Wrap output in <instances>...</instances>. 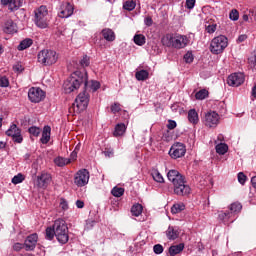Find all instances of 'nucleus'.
I'll return each mask as SVG.
<instances>
[{
  "label": "nucleus",
  "mask_w": 256,
  "mask_h": 256,
  "mask_svg": "<svg viewBox=\"0 0 256 256\" xmlns=\"http://www.w3.org/2000/svg\"><path fill=\"white\" fill-rule=\"evenodd\" d=\"M168 180L173 184L174 195L178 197H187L191 195V187L187 184L185 176L177 170H169L167 173Z\"/></svg>",
  "instance_id": "nucleus-1"
},
{
  "label": "nucleus",
  "mask_w": 256,
  "mask_h": 256,
  "mask_svg": "<svg viewBox=\"0 0 256 256\" xmlns=\"http://www.w3.org/2000/svg\"><path fill=\"white\" fill-rule=\"evenodd\" d=\"M87 72L76 71L72 74V77H69L64 82V91L65 93H73V91H77L79 87H81L82 83H84V87L89 85Z\"/></svg>",
  "instance_id": "nucleus-2"
},
{
  "label": "nucleus",
  "mask_w": 256,
  "mask_h": 256,
  "mask_svg": "<svg viewBox=\"0 0 256 256\" xmlns=\"http://www.w3.org/2000/svg\"><path fill=\"white\" fill-rule=\"evenodd\" d=\"M54 229L56 231V239L61 245H65L69 241V227L63 219L55 220Z\"/></svg>",
  "instance_id": "nucleus-3"
},
{
  "label": "nucleus",
  "mask_w": 256,
  "mask_h": 256,
  "mask_svg": "<svg viewBox=\"0 0 256 256\" xmlns=\"http://www.w3.org/2000/svg\"><path fill=\"white\" fill-rule=\"evenodd\" d=\"M229 45V39L225 35H219L214 37L210 43V51L213 55H221L227 49Z\"/></svg>",
  "instance_id": "nucleus-4"
},
{
  "label": "nucleus",
  "mask_w": 256,
  "mask_h": 256,
  "mask_svg": "<svg viewBox=\"0 0 256 256\" xmlns=\"http://www.w3.org/2000/svg\"><path fill=\"white\" fill-rule=\"evenodd\" d=\"M57 59L59 57L57 56V52L54 50H41L38 53V63H41V65H44L45 67L49 65H54V63H57Z\"/></svg>",
  "instance_id": "nucleus-5"
},
{
  "label": "nucleus",
  "mask_w": 256,
  "mask_h": 256,
  "mask_svg": "<svg viewBox=\"0 0 256 256\" xmlns=\"http://www.w3.org/2000/svg\"><path fill=\"white\" fill-rule=\"evenodd\" d=\"M47 15L49 12L47 11V6H40L35 11V25H37L40 29H47Z\"/></svg>",
  "instance_id": "nucleus-6"
},
{
  "label": "nucleus",
  "mask_w": 256,
  "mask_h": 256,
  "mask_svg": "<svg viewBox=\"0 0 256 256\" xmlns=\"http://www.w3.org/2000/svg\"><path fill=\"white\" fill-rule=\"evenodd\" d=\"M74 107H77L78 111H85L89 106V92H87V86H84V90L78 94L75 99Z\"/></svg>",
  "instance_id": "nucleus-7"
},
{
  "label": "nucleus",
  "mask_w": 256,
  "mask_h": 256,
  "mask_svg": "<svg viewBox=\"0 0 256 256\" xmlns=\"http://www.w3.org/2000/svg\"><path fill=\"white\" fill-rule=\"evenodd\" d=\"M186 153L187 148L181 142H175L169 150V155L172 159H181V157H185Z\"/></svg>",
  "instance_id": "nucleus-8"
},
{
  "label": "nucleus",
  "mask_w": 256,
  "mask_h": 256,
  "mask_svg": "<svg viewBox=\"0 0 256 256\" xmlns=\"http://www.w3.org/2000/svg\"><path fill=\"white\" fill-rule=\"evenodd\" d=\"M45 91L39 87H31L28 91V98L31 103H41L45 99Z\"/></svg>",
  "instance_id": "nucleus-9"
},
{
  "label": "nucleus",
  "mask_w": 256,
  "mask_h": 256,
  "mask_svg": "<svg viewBox=\"0 0 256 256\" xmlns=\"http://www.w3.org/2000/svg\"><path fill=\"white\" fill-rule=\"evenodd\" d=\"M74 183L77 187H85L89 183V170H79L74 177Z\"/></svg>",
  "instance_id": "nucleus-10"
},
{
  "label": "nucleus",
  "mask_w": 256,
  "mask_h": 256,
  "mask_svg": "<svg viewBox=\"0 0 256 256\" xmlns=\"http://www.w3.org/2000/svg\"><path fill=\"white\" fill-rule=\"evenodd\" d=\"M8 137H12L14 143H23V135H21V130L17 124L10 125L9 129L6 131Z\"/></svg>",
  "instance_id": "nucleus-11"
},
{
  "label": "nucleus",
  "mask_w": 256,
  "mask_h": 256,
  "mask_svg": "<svg viewBox=\"0 0 256 256\" xmlns=\"http://www.w3.org/2000/svg\"><path fill=\"white\" fill-rule=\"evenodd\" d=\"M204 125L209 128L219 125V114L215 111H210L205 114Z\"/></svg>",
  "instance_id": "nucleus-12"
},
{
  "label": "nucleus",
  "mask_w": 256,
  "mask_h": 256,
  "mask_svg": "<svg viewBox=\"0 0 256 256\" xmlns=\"http://www.w3.org/2000/svg\"><path fill=\"white\" fill-rule=\"evenodd\" d=\"M245 83V75L243 73L231 74L227 79V84L230 87H239Z\"/></svg>",
  "instance_id": "nucleus-13"
},
{
  "label": "nucleus",
  "mask_w": 256,
  "mask_h": 256,
  "mask_svg": "<svg viewBox=\"0 0 256 256\" xmlns=\"http://www.w3.org/2000/svg\"><path fill=\"white\" fill-rule=\"evenodd\" d=\"M37 241H39V235H37V233H33L27 236L24 242L25 250L34 251L37 247Z\"/></svg>",
  "instance_id": "nucleus-14"
},
{
  "label": "nucleus",
  "mask_w": 256,
  "mask_h": 256,
  "mask_svg": "<svg viewBox=\"0 0 256 256\" xmlns=\"http://www.w3.org/2000/svg\"><path fill=\"white\" fill-rule=\"evenodd\" d=\"M51 181V174L43 172L40 176L37 177V187H39L40 189H47Z\"/></svg>",
  "instance_id": "nucleus-15"
},
{
  "label": "nucleus",
  "mask_w": 256,
  "mask_h": 256,
  "mask_svg": "<svg viewBox=\"0 0 256 256\" xmlns=\"http://www.w3.org/2000/svg\"><path fill=\"white\" fill-rule=\"evenodd\" d=\"M73 11V5H71V3L69 2H66L60 7L59 17H61L62 19H67L71 17V15H73Z\"/></svg>",
  "instance_id": "nucleus-16"
},
{
  "label": "nucleus",
  "mask_w": 256,
  "mask_h": 256,
  "mask_svg": "<svg viewBox=\"0 0 256 256\" xmlns=\"http://www.w3.org/2000/svg\"><path fill=\"white\" fill-rule=\"evenodd\" d=\"M187 43H189L187 36H183V35L174 36V41H173L174 49H183L187 47Z\"/></svg>",
  "instance_id": "nucleus-17"
},
{
  "label": "nucleus",
  "mask_w": 256,
  "mask_h": 256,
  "mask_svg": "<svg viewBox=\"0 0 256 256\" xmlns=\"http://www.w3.org/2000/svg\"><path fill=\"white\" fill-rule=\"evenodd\" d=\"M3 31L8 35H13V33H17V24H15L13 20L6 21L4 24Z\"/></svg>",
  "instance_id": "nucleus-18"
},
{
  "label": "nucleus",
  "mask_w": 256,
  "mask_h": 256,
  "mask_svg": "<svg viewBox=\"0 0 256 256\" xmlns=\"http://www.w3.org/2000/svg\"><path fill=\"white\" fill-rule=\"evenodd\" d=\"M40 141L43 145H47L51 141V126H44Z\"/></svg>",
  "instance_id": "nucleus-19"
},
{
  "label": "nucleus",
  "mask_w": 256,
  "mask_h": 256,
  "mask_svg": "<svg viewBox=\"0 0 256 256\" xmlns=\"http://www.w3.org/2000/svg\"><path fill=\"white\" fill-rule=\"evenodd\" d=\"M127 131V125L125 123H118L114 128V137H123Z\"/></svg>",
  "instance_id": "nucleus-20"
},
{
  "label": "nucleus",
  "mask_w": 256,
  "mask_h": 256,
  "mask_svg": "<svg viewBox=\"0 0 256 256\" xmlns=\"http://www.w3.org/2000/svg\"><path fill=\"white\" fill-rule=\"evenodd\" d=\"M166 237L170 241H175V239L179 238V230L175 229L173 226H169L166 231Z\"/></svg>",
  "instance_id": "nucleus-21"
},
{
  "label": "nucleus",
  "mask_w": 256,
  "mask_h": 256,
  "mask_svg": "<svg viewBox=\"0 0 256 256\" xmlns=\"http://www.w3.org/2000/svg\"><path fill=\"white\" fill-rule=\"evenodd\" d=\"M184 249H185L184 243L172 245L169 247V255L171 256L179 255V253H181Z\"/></svg>",
  "instance_id": "nucleus-22"
},
{
  "label": "nucleus",
  "mask_w": 256,
  "mask_h": 256,
  "mask_svg": "<svg viewBox=\"0 0 256 256\" xmlns=\"http://www.w3.org/2000/svg\"><path fill=\"white\" fill-rule=\"evenodd\" d=\"M188 121L192 123V125H197L199 123V114L197 110L191 109L188 111Z\"/></svg>",
  "instance_id": "nucleus-23"
},
{
  "label": "nucleus",
  "mask_w": 256,
  "mask_h": 256,
  "mask_svg": "<svg viewBox=\"0 0 256 256\" xmlns=\"http://www.w3.org/2000/svg\"><path fill=\"white\" fill-rule=\"evenodd\" d=\"M101 33L106 41L113 42L115 40V32L110 28L103 29Z\"/></svg>",
  "instance_id": "nucleus-24"
},
{
  "label": "nucleus",
  "mask_w": 256,
  "mask_h": 256,
  "mask_svg": "<svg viewBox=\"0 0 256 256\" xmlns=\"http://www.w3.org/2000/svg\"><path fill=\"white\" fill-rule=\"evenodd\" d=\"M33 45V39L26 38L20 42L17 46L18 51H25V49H29Z\"/></svg>",
  "instance_id": "nucleus-25"
},
{
  "label": "nucleus",
  "mask_w": 256,
  "mask_h": 256,
  "mask_svg": "<svg viewBox=\"0 0 256 256\" xmlns=\"http://www.w3.org/2000/svg\"><path fill=\"white\" fill-rule=\"evenodd\" d=\"M54 163L57 167H65V165H69V163H71V159L58 156L54 159Z\"/></svg>",
  "instance_id": "nucleus-26"
},
{
  "label": "nucleus",
  "mask_w": 256,
  "mask_h": 256,
  "mask_svg": "<svg viewBox=\"0 0 256 256\" xmlns=\"http://www.w3.org/2000/svg\"><path fill=\"white\" fill-rule=\"evenodd\" d=\"M135 78L137 81H147L149 79V71L147 70H140L135 73Z\"/></svg>",
  "instance_id": "nucleus-27"
},
{
  "label": "nucleus",
  "mask_w": 256,
  "mask_h": 256,
  "mask_svg": "<svg viewBox=\"0 0 256 256\" xmlns=\"http://www.w3.org/2000/svg\"><path fill=\"white\" fill-rule=\"evenodd\" d=\"M8 7L10 11H17L20 7H23V0H10Z\"/></svg>",
  "instance_id": "nucleus-28"
},
{
  "label": "nucleus",
  "mask_w": 256,
  "mask_h": 256,
  "mask_svg": "<svg viewBox=\"0 0 256 256\" xmlns=\"http://www.w3.org/2000/svg\"><path fill=\"white\" fill-rule=\"evenodd\" d=\"M54 237H56L55 224H53L52 227L46 228V235H45V238L48 239V241H53Z\"/></svg>",
  "instance_id": "nucleus-29"
},
{
  "label": "nucleus",
  "mask_w": 256,
  "mask_h": 256,
  "mask_svg": "<svg viewBox=\"0 0 256 256\" xmlns=\"http://www.w3.org/2000/svg\"><path fill=\"white\" fill-rule=\"evenodd\" d=\"M215 149H216V153H218V155H225V153H227V151H229V146H227V144H225V143H220V144L216 145Z\"/></svg>",
  "instance_id": "nucleus-30"
},
{
  "label": "nucleus",
  "mask_w": 256,
  "mask_h": 256,
  "mask_svg": "<svg viewBox=\"0 0 256 256\" xmlns=\"http://www.w3.org/2000/svg\"><path fill=\"white\" fill-rule=\"evenodd\" d=\"M173 41V34H167L164 38H162V43L165 47H173Z\"/></svg>",
  "instance_id": "nucleus-31"
},
{
  "label": "nucleus",
  "mask_w": 256,
  "mask_h": 256,
  "mask_svg": "<svg viewBox=\"0 0 256 256\" xmlns=\"http://www.w3.org/2000/svg\"><path fill=\"white\" fill-rule=\"evenodd\" d=\"M241 209H243V206L239 202H234L229 207V211L232 213V216L235 215V213H239Z\"/></svg>",
  "instance_id": "nucleus-32"
},
{
  "label": "nucleus",
  "mask_w": 256,
  "mask_h": 256,
  "mask_svg": "<svg viewBox=\"0 0 256 256\" xmlns=\"http://www.w3.org/2000/svg\"><path fill=\"white\" fill-rule=\"evenodd\" d=\"M131 213L134 217H139L143 213V206L141 204H135L131 208Z\"/></svg>",
  "instance_id": "nucleus-33"
},
{
  "label": "nucleus",
  "mask_w": 256,
  "mask_h": 256,
  "mask_svg": "<svg viewBox=\"0 0 256 256\" xmlns=\"http://www.w3.org/2000/svg\"><path fill=\"white\" fill-rule=\"evenodd\" d=\"M181 211H185L184 203H176L171 208V213H173V215H177V213H181Z\"/></svg>",
  "instance_id": "nucleus-34"
},
{
  "label": "nucleus",
  "mask_w": 256,
  "mask_h": 256,
  "mask_svg": "<svg viewBox=\"0 0 256 256\" xmlns=\"http://www.w3.org/2000/svg\"><path fill=\"white\" fill-rule=\"evenodd\" d=\"M209 97V91L207 89H201L195 94V98L199 101H203V99H207Z\"/></svg>",
  "instance_id": "nucleus-35"
},
{
  "label": "nucleus",
  "mask_w": 256,
  "mask_h": 256,
  "mask_svg": "<svg viewBox=\"0 0 256 256\" xmlns=\"http://www.w3.org/2000/svg\"><path fill=\"white\" fill-rule=\"evenodd\" d=\"M111 193L113 197H123V195L125 194V188L115 186L111 190Z\"/></svg>",
  "instance_id": "nucleus-36"
},
{
  "label": "nucleus",
  "mask_w": 256,
  "mask_h": 256,
  "mask_svg": "<svg viewBox=\"0 0 256 256\" xmlns=\"http://www.w3.org/2000/svg\"><path fill=\"white\" fill-rule=\"evenodd\" d=\"M145 36L143 34H136L134 36V43L136 45H139V47H143V44L145 43Z\"/></svg>",
  "instance_id": "nucleus-37"
},
{
  "label": "nucleus",
  "mask_w": 256,
  "mask_h": 256,
  "mask_svg": "<svg viewBox=\"0 0 256 256\" xmlns=\"http://www.w3.org/2000/svg\"><path fill=\"white\" fill-rule=\"evenodd\" d=\"M152 177L156 183H165V179L163 178V175L159 173V170H154L152 172Z\"/></svg>",
  "instance_id": "nucleus-38"
},
{
  "label": "nucleus",
  "mask_w": 256,
  "mask_h": 256,
  "mask_svg": "<svg viewBox=\"0 0 256 256\" xmlns=\"http://www.w3.org/2000/svg\"><path fill=\"white\" fill-rule=\"evenodd\" d=\"M248 65L251 67V69H255L256 71V50H254L251 56L248 58Z\"/></svg>",
  "instance_id": "nucleus-39"
},
{
  "label": "nucleus",
  "mask_w": 256,
  "mask_h": 256,
  "mask_svg": "<svg viewBox=\"0 0 256 256\" xmlns=\"http://www.w3.org/2000/svg\"><path fill=\"white\" fill-rule=\"evenodd\" d=\"M136 6L137 4L134 1L128 0L124 2L123 9H125L126 11H133V9H135Z\"/></svg>",
  "instance_id": "nucleus-40"
},
{
  "label": "nucleus",
  "mask_w": 256,
  "mask_h": 256,
  "mask_svg": "<svg viewBox=\"0 0 256 256\" xmlns=\"http://www.w3.org/2000/svg\"><path fill=\"white\" fill-rule=\"evenodd\" d=\"M28 132L30 133V135H32V137H39V135H41V128L37 126H32L28 129Z\"/></svg>",
  "instance_id": "nucleus-41"
},
{
  "label": "nucleus",
  "mask_w": 256,
  "mask_h": 256,
  "mask_svg": "<svg viewBox=\"0 0 256 256\" xmlns=\"http://www.w3.org/2000/svg\"><path fill=\"white\" fill-rule=\"evenodd\" d=\"M231 217H233V214L231 213L230 210L219 213V219H221V221H227L231 219Z\"/></svg>",
  "instance_id": "nucleus-42"
},
{
  "label": "nucleus",
  "mask_w": 256,
  "mask_h": 256,
  "mask_svg": "<svg viewBox=\"0 0 256 256\" xmlns=\"http://www.w3.org/2000/svg\"><path fill=\"white\" fill-rule=\"evenodd\" d=\"M23 181H25V176L21 173L12 178L13 185H19V183H23Z\"/></svg>",
  "instance_id": "nucleus-43"
},
{
  "label": "nucleus",
  "mask_w": 256,
  "mask_h": 256,
  "mask_svg": "<svg viewBox=\"0 0 256 256\" xmlns=\"http://www.w3.org/2000/svg\"><path fill=\"white\" fill-rule=\"evenodd\" d=\"M81 67H89L91 65V58L87 55H84L80 60Z\"/></svg>",
  "instance_id": "nucleus-44"
},
{
  "label": "nucleus",
  "mask_w": 256,
  "mask_h": 256,
  "mask_svg": "<svg viewBox=\"0 0 256 256\" xmlns=\"http://www.w3.org/2000/svg\"><path fill=\"white\" fill-rule=\"evenodd\" d=\"M229 17L231 21H239V11L237 9H232Z\"/></svg>",
  "instance_id": "nucleus-45"
},
{
  "label": "nucleus",
  "mask_w": 256,
  "mask_h": 256,
  "mask_svg": "<svg viewBox=\"0 0 256 256\" xmlns=\"http://www.w3.org/2000/svg\"><path fill=\"white\" fill-rule=\"evenodd\" d=\"M110 109H111V113L116 115V113H119V111H121V104H119L118 102H115L114 104L111 105Z\"/></svg>",
  "instance_id": "nucleus-46"
},
{
  "label": "nucleus",
  "mask_w": 256,
  "mask_h": 256,
  "mask_svg": "<svg viewBox=\"0 0 256 256\" xmlns=\"http://www.w3.org/2000/svg\"><path fill=\"white\" fill-rule=\"evenodd\" d=\"M153 251L156 255H161V253H163V251H164L163 245H161V244L154 245Z\"/></svg>",
  "instance_id": "nucleus-47"
},
{
  "label": "nucleus",
  "mask_w": 256,
  "mask_h": 256,
  "mask_svg": "<svg viewBox=\"0 0 256 256\" xmlns=\"http://www.w3.org/2000/svg\"><path fill=\"white\" fill-rule=\"evenodd\" d=\"M60 207L62 211H67L69 209V202L65 198L60 199Z\"/></svg>",
  "instance_id": "nucleus-48"
},
{
  "label": "nucleus",
  "mask_w": 256,
  "mask_h": 256,
  "mask_svg": "<svg viewBox=\"0 0 256 256\" xmlns=\"http://www.w3.org/2000/svg\"><path fill=\"white\" fill-rule=\"evenodd\" d=\"M100 88H101V83H99V81H95V80L91 81L90 89H92L93 93H95V91H97Z\"/></svg>",
  "instance_id": "nucleus-49"
},
{
  "label": "nucleus",
  "mask_w": 256,
  "mask_h": 256,
  "mask_svg": "<svg viewBox=\"0 0 256 256\" xmlns=\"http://www.w3.org/2000/svg\"><path fill=\"white\" fill-rule=\"evenodd\" d=\"M0 87H9V78L7 76L0 77Z\"/></svg>",
  "instance_id": "nucleus-50"
},
{
  "label": "nucleus",
  "mask_w": 256,
  "mask_h": 256,
  "mask_svg": "<svg viewBox=\"0 0 256 256\" xmlns=\"http://www.w3.org/2000/svg\"><path fill=\"white\" fill-rule=\"evenodd\" d=\"M206 32L209 33L210 35H212V33H215V31H217V24H211L206 26Z\"/></svg>",
  "instance_id": "nucleus-51"
},
{
  "label": "nucleus",
  "mask_w": 256,
  "mask_h": 256,
  "mask_svg": "<svg viewBox=\"0 0 256 256\" xmlns=\"http://www.w3.org/2000/svg\"><path fill=\"white\" fill-rule=\"evenodd\" d=\"M238 181L241 185H245V181H247V176L243 172H239Z\"/></svg>",
  "instance_id": "nucleus-52"
},
{
  "label": "nucleus",
  "mask_w": 256,
  "mask_h": 256,
  "mask_svg": "<svg viewBox=\"0 0 256 256\" xmlns=\"http://www.w3.org/2000/svg\"><path fill=\"white\" fill-rule=\"evenodd\" d=\"M193 53L191 52H187L185 55H184V61L185 63H193Z\"/></svg>",
  "instance_id": "nucleus-53"
},
{
  "label": "nucleus",
  "mask_w": 256,
  "mask_h": 256,
  "mask_svg": "<svg viewBox=\"0 0 256 256\" xmlns=\"http://www.w3.org/2000/svg\"><path fill=\"white\" fill-rule=\"evenodd\" d=\"M177 127V122L175 120H168L167 129H170V131H173Z\"/></svg>",
  "instance_id": "nucleus-54"
},
{
  "label": "nucleus",
  "mask_w": 256,
  "mask_h": 256,
  "mask_svg": "<svg viewBox=\"0 0 256 256\" xmlns=\"http://www.w3.org/2000/svg\"><path fill=\"white\" fill-rule=\"evenodd\" d=\"M144 23L146 27H151V25H153V18H151V16H147L144 19Z\"/></svg>",
  "instance_id": "nucleus-55"
},
{
  "label": "nucleus",
  "mask_w": 256,
  "mask_h": 256,
  "mask_svg": "<svg viewBox=\"0 0 256 256\" xmlns=\"http://www.w3.org/2000/svg\"><path fill=\"white\" fill-rule=\"evenodd\" d=\"M102 153L103 155H105V157L111 158L113 157L115 152L113 151V149H108V150H104Z\"/></svg>",
  "instance_id": "nucleus-56"
},
{
  "label": "nucleus",
  "mask_w": 256,
  "mask_h": 256,
  "mask_svg": "<svg viewBox=\"0 0 256 256\" xmlns=\"http://www.w3.org/2000/svg\"><path fill=\"white\" fill-rule=\"evenodd\" d=\"M186 9H193L195 7V0H186Z\"/></svg>",
  "instance_id": "nucleus-57"
},
{
  "label": "nucleus",
  "mask_w": 256,
  "mask_h": 256,
  "mask_svg": "<svg viewBox=\"0 0 256 256\" xmlns=\"http://www.w3.org/2000/svg\"><path fill=\"white\" fill-rule=\"evenodd\" d=\"M13 249H14V251H21V249H23V244H21V243H15V244L13 245Z\"/></svg>",
  "instance_id": "nucleus-58"
},
{
  "label": "nucleus",
  "mask_w": 256,
  "mask_h": 256,
  "mask_svg": "<svg viewBox=\"0 0 256 256\" xmlns=\"http://www.w3.org/2000/svg\"><path fill=\"white\" fill-rule=\"evenodd\" d=\"M76 207L78 209H83L85 207V202L81 201V200H77L76 201Z\"/></svg>",
  "instance_id": "nucleus-59"
},
{
  "label": "nucleus",
  "mask_w": 256,
  "mask_h": 256,
  "mask_svg": "<svg viewBox=\"0 0 256 256\" xmlns=\"http://www.w3.org/2000/svg\"><path fill=\"white\" fill-rule=\"evenodd\" d=\"M14 71H23V66L21 64H16L13 66Z\"/></svg>",
  "instance_id": "nucleus-60"
},
{
  "label": "nucleus",
  "mask_w": 256,
  "mask_h": 256,
  "mask_svg": "<svg viewBox=\"0 0 256 256\" xmlns=\"http://www.w3.org/2000/svg\"><path fill=\"white\" fill-rule=\"evenodd\" d=\"M246 39H247V35L242 34V35H240V36L238 37V42H239V43H243V41H246Z\"/></svg>",
  "instance_id": "nucleus-61"
},
{
  "label": "nucleus",
  "mask_w": 256,
  "mask_h": 256,
  "mask_svg": "<svg viewBox=\"0 0 256 256\" xmlns=\"http://www.w3.org/2000/svg\"><path fill=\"white\" fill-rule=\"evenodd\" d=\"M251 183H252V187H254V189H256V176H253L251 178Z\"/></svg>",
  "instance_id": "nucleus-62"
},
{
  "label": "nucleus",
  "mask_w": 256,
  "mask_h": 256,
  "mask_svg": "<svg viewBox=\"0 0 256 256\" xmlns=\"http://www.w3.org/2000/svg\"><path fill=\"white\" fill-rule=\"evenodd\" d=\"M72 161H75V159H77V152L73 151L70 155Z\"/></svg>",
  "instance_id": "nucleus-63"
},
{
  "label": "nucleus",
  "mask_w": 256,
  "mask_h": 256,
  "mask_svg": "<svg viewBox=\"0 0 256 256\" xmlns=\"http://www.w3.org/2000/svg\"><path fill=\"white\" fill-rule=\"evenodd\" d=\"M251 95L256 99V85L252 88Z\"/></svg>",
  "instance_id": "nucleus-64"
}]
</instances>
